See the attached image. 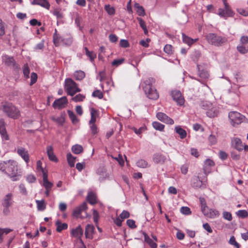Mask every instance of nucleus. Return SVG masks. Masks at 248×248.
I'll return each instance as SVG.
<instances>
[{"label":"nucleus","instance_id":"obj_1","mask_svg":"<svg viewBox=\"0 0 248 248\" xmlns=\"http://www.w3.org/2000/svg\"><path fill=\"white\" fill-rule=\"evenodd\" d=\"M5 172L13 181L20 179L21 174L18 170L17 163L14 160H9L5 163Z\"/></svg>","mask_w":248,"mask_h":248},{"label":"nucleus","instance_id":"obj_2","mask_svg":"<svg viewBox=\"0 0 248 248\" xmlns=\"http://www.w3.org/2000/svg\"><path fill=\"white\" fill-rule=\"evenodd\" d=\"M0 110L4 112L9 117L17 119L20 116V111L12 103L4 102L0 106Z\"/></svg>","mask_w":248,"mask_h":248},{"label":"nucleus","instance_id":"obj_3","mask_svg":"<svg viewBox=\"0 0 248 248\" xmlns=\"http://www.w3.org/2000/svg\"><path fill=\"white\" fill-rule=\"evenodd\" d=\"M154 82L153 78H148L144 81L143 89L147 97L151 99H156L159 95L155 89L152 87V83Z\"/></svg>","mask_w":248,"mask_h":248},{"label":"nucleus","instance_id":"obj_4","mask_svg":"<svg viewBox=\"0 0 248 248\" xmlns=\"http://www.w3.org/2000/svg\"><path fill=\"white\" fill-rule=\"evenodd\" d=\"M65 89L68 94L73 96L80 89L78 87L77 83L71 78H67L65 81Z\"/></svg>","mask_w":248,"mask_h":248},{"label":"nucleus","instance_id":"obj_5","mask_svg":"<svg viewBox=\"0 0 248 248\" xmlns=\"http://www.w3.org/2000/svg\"><path fill=\"white\" fill-rule=\"evenodd\" d=\"M208 42L216 46L222 45L227 41L226 38L220 36H217L214 33H209L206 36Z\"/></svg>","mask_w":248,"mask_h":248},{"label":"nucleus","instance_id":"obj_6","mask_svg":"<svg viewBox=\"0 0 248 248\" xmlns=\"http://www.w3.org/2000/svg\"><path fill=\"white\" fill-rule=\"evenodd\" d=\"M228 117L231 124L234 126L240 124L245 118L244 116L237 111L230 112Z\"/></svg>","mask_w":248,"mask_h":248},{"label":"nucleus","instance_id":"obj_7","mask_svg":"<svg viewBox=\"0 0 248 248\" xmlns=\"http://www.w3.org/2000/svg\"><path fill=\"white\" fill-rule=\"evenodd\" d=\"M67 103L68 101L66 97L63 96L55 100L52 104V106L54 108L60 109L65 108Z\"/></svg>","mask_w":248,"mask_h":248},{"label":"nucleus","instance_id":"obj_8","mask_svg":"<svg viewBox=\"0 0 248 248\" xmlns=\"http://www.w3.org/2000/svg\"><path fill=\"white\" fill-rule=\"evenodd\" d=\"M17 153L25 161L27 164L30 161L28 151L22 147H17Z\"/></svg>","mask_w":248,"mask_h":248},{"label":"nucleus","instance_id":"obj_9","mask_svg":"<svg viewBox=\"0 0 248 248\" xmlns=\"http://www.w3.org/2000/svg\"><path fill=\"white\" fill-rule=\"evenodd\" d=\"M157 118L161 122L167 124H172L173 120L163 112H158L156 114Z\"/></svg>","mask_w":248,"mask_h":248},{"label":"nucleus","instance_id":"obj_10","mask_svg":"<svg viewBox=\"0 0 248 248\" xmlns=\"http://www.w3.org/2000/svg\"><path fill=\"white\" fill-rule=\"evenodd\" d=\"M2 62L8 66H16V62L13 57L7 55H3L2 56Z\"/></svg>","mask_w":248,"mask_h":248},{"label":"nucleus","instance_id":"obj_11","mask_svg":"<svg viewBox=\"0 0 248 248\" xmlns=\"http://www.w3.org/2000/svg\"><path fill=\"white\" fill-rule=\"evenodd\" d=\"M171 95L174 100H175L178 105H182L184 103V99L182 96L181 93L179 91H173L171 93Z\"/></svg>","mask_w":248,"mask_h":248},{"label":"nucleus","instance_id":"obj_12","mask_svg":"<svg viewBox=\"0 0 248 248\" xmlns=\"http://www.w3.org/2000/svg\"><path fill=\"white\" fill-rule=\"evenodd\" d=\"M87 208L86 202L82 203L79 206L76 207L73 212V216L76 217H78L81 213L85 211Z\"/></svg>","mask_w":248,"mask_h":248},{"label":"nucleus","instance_id":"obj_13","mask_svg":"<svg viewBox=\"0 0 248 248\" xmlns=\"http://www.w3.org/2000/svg\"><path fill=\"white\" fill-rule=\"evenodd\" d=\"M13 194L11 193L6 194L3 198L2 201V205L3 207H10L13 204Z\"/></svg>","mask_w":248,"mask_h":248},{"label":"nucleus","instance_id":"obj_14","mask_svg":"<svg viewBox=\"0 0 248 248\" xmlns=\"http://www.w3.org/2000/svg\"><path fill=\"white\" fill-rule=\"evenodd\" d=\"M202 213L204 216L212 218H216L219 216V213L218 211L215 209H209L208 208L203 211Z\"/></svg>","mask_w":248,"mask_h":248},{"label":"nucleus","instance_id":"obj_15","mask_svg":"<svg viewBox=\"0 0 248 248\" xmlns=\"http://www.w3.org/2000/svg\"><path fill=\"white\" fill-rule=\"evenodd\" d=\"M0 134L3 140H8L9 136L6 131L4 120L0 119Z\"/></svg>","mask_w":248,"mask_h":248},{"label":"nucleus","instance_id":"obj_16","mask_svg":"<svg viewBox=\"0 0 248 248\" xmlns=\"http://www.w3.org/2000/svg\"><path fill=\"white\" fill-rule=\"evenodd\" d=\"M71 234L72 236L78 239H80L83 234V230L80 225H78L76 228L71 230Z\"/></svg>","mask_w":248,"mask_h":248},{"label":"nucleus","instance_id":"obj_17","mask_svg":"<svg viewBox=\"0 0 248 248\" xmlns=\"http://www.w3.org/2000/svg\"><path fill=\"white\" fill-rule=\"evenodd\" d=\"M232 146L238 151H242L243 149V145L240 139L237 138H234L232 140Z\"/></svg>","mask_w":248,"mask_h":248},{"label":"nucleus","instance_id":"obj_18","mask_svg":"<svg viewBox=\"0 0 248 248\" xmlns=\"http://www.w3.org/2000/svg\"><path fill=\"white\" fill-rule=\"evenodd\" d=\"M167 158L165 155L161 154H155L153 156V161L156 164H163L166 160Z\"/></svg>","mask_w":248,"mask_h":248},{"label":"nucleus","instance_id":"obj_19","mask_svg":"<svg viewBox=\"0 0 248 248\" xmlns=\"http://www.w3.org/2000/svg\"><path fill=\"white\" fill-rule=\"evenodd\" d=\"M46 152L48 158L50 160L53 162H57L58 161L57 158L54 153L52 146H47L46 148Z\"/></svg>","mask_w":248,"mask_h":248},{"label":"nucleus","instance_id":"obj_20","mask_svg":"<svg viewBox=\"0 0 248 248\" xmlns=\"http://www.w3.org/2000/svg\"><path fill=\"white\" fill-rule=\"evenodd\" d=\"M94 228L93 225L88 224L85 229V234L87 238H93V234L94 233Z\"/></svg>","mask_w":248,"mask_h":248},{"label":"nucleus","instance_id":"obj_21","mask_svg":"<svg viewBox=\"0 0 248 248\" xmlns=\"http://www.w3.org/2000/svg\"><path fill=\"white\" fill-rule=\"evenodd\" d=\"M197 68L198 69V75L200 78L203 79H206L209 78V74L208 72L203 69L202 66L198 65Z\"/></svg>","mask_w":248,"mask_h":248},{"label":"nucleus","instance_id":"obj_22","mask_svg":"<svg viewBox=\"0 0 248 248\" xmlns=\"http://www.w3.org/2000/svg\"><path fill=\"white\" fill-rule=\"evenodd\" d=\"M227 10L225 9V7L223 8L218 9V15L221 17H223L225 19H227L228 17H232L233 16V12L231 9V12L230 15L227 14Z\"/></svg>","mask_w":248,"mask_h":248},{"label":"nucleus","instance_id":"obj_23","mask_svg":"<svg viewBox=\"0 0 248 248\" xmlns=\"http://www.w3.org/2000/svg\"><path fill=\"white\" fill-rule=\"evenodd\" d=\"M218 113V110L217 108L213 107V105L211 107H210V108H209L208 109L207 111H206L207 115L210 118L217 116V115Z\"/></svg>","mask_w":248,"mask_h":248},{"label":"nucleus","instance_id":"obj_24","mask_svg":"<svg viewBox=\"0 0 248 248\" xmlns=\"http://www.w3.org/2000/svg\"><path fill=\"white\" fill-rule=\"evenodd\" d=\"M193 186L195 188H200L202 185H205L204 181L201 180L199 176H195L193 178Z\"/></svg>","mask_w":248,"mask_h":248},{"label":"nucleus","instance_id":"obj_25","mask_svg":"<svg viewBox=\"0 0 248 248\" xmlns=\"http://www.w3.org/2000/svg\"><path fill=\"white\" fill-rule=\"evenodd\" d=\"M142 233L144 237V241L149 245L151 248H156L157 244L154 242L149 237V236L145 232H142Z\"/></svg>","mask_w":248,"mask_h":248},{"label":"nucleus","instance_id":"obj_26","mask_svg":"<svg viewBox=\"0 0 248 248\" xmlns=\"http://www.w3.org/2000/svg\"><path fill=\"white\" fill-rule=\"evenodd\" d=\"M55 224L57 226L56 231L58 232H61L63 230H66L68 228V225L66 223H62L60 220L56 221Z\"/></svg>","mask_w":248,"mask_h":248},{"label":"nucleus","instance_id":"obj_27","mask_svg":"<svg viewBox=\"0 0 248 248\" xmlns=\"http://www.w3.org/2000/svg\"><path fill=\"white\" fill-rule=\"evenodd\" d=\"M175 130L177 134H178L181 139H184L186 136V132L185 130L183 129L180 126H176L175 127Z\"/></svg>","mask_w":248,"mask_h":248},{"label":"nucleus","instance_id":"obj_28","mask_svg":"<svg viewBox=\"0 0 248 248\" xmlns=\"http://www.w3.org/2000/svg\"><path fill=\"white\" fill-rule=\"evenodd\" d=\"M43 186L46 189H51L53 186V184L49 182L47 180V174L45 173L43 176Z\"/></svg>","mask_w":248,"mask_h":248},{"label":"nucleus","instance_id":"obj_29","mask_svg":"<svg viewBox=\"0 0 248 248\" xmlns=\"http://www.w3.org/2000/svg\"><path fill=\"white\" fill-rule=\"evenodd\" d=\"M32 4L41 5L47 9L50 7L49 4L46 0H33Z\"/></svg>","mask_w":248,"mask_h":248},{"label":"nucleus","instance_id":"obj_30","mask_svg":"<svg viewBox=\"0 0 248 248\" xmlns=\"http://www.w3.org/2000/svg\"><path fill=\"white\" fill-rule=\"evenodd\" d=\"M182 38L183 42L187 44L189 46H190L194 43V42H196L198 40V39L193 40V39L186 35L184 33H182Z\"/></svg>","mask_w":248,"mask_h":248},{"label":"nucleus","instance_id":"obj_31","mask_svg":"<svg viewBox=\"0 0 248 248\" xmlns=\"http://www.w3.org/2000/svg\"><path fill=\"white\" fill-rule=\"evenodd\" d=\"M74 77L76 80H81L85 78V74L83 71L78 70L74 73Z\"/></svg>","mask_w":248,"mask_h":248},{"label":"nucleus","instance_id":"obj_32","mask_svg":"<svg viewBox=\"0 0 248 248\" xmlns=\"http://www.w3.org/2000/svg\"><path fill=\"white\" fill-rule=\"evenodd\" d=\"M83 151V147L80 145L76 144L72 147V151L75 154H80Z\"/></svg>","mask_w":248,"mask_h":248},{"label":"nucleus","instance_id":"obj_33","mask_svg":"<svg viewBox=\"0 0 248 248\" xmlns=\"http://www.w3.org/2000/svg\"><path fill=\"white\" fill-rule=\"evenodd\" d=\"M76 157H74L71 153L67 154V159L69 165L71 167H73L75 166V159Z\"/></svg>","mask_w":248,"mask_h":248},{"label":"nucleus","instance_id":"obj_34","mask_svg":"<svg viewBox=\"0 0 248 248\" xmlns=\"http://www.w3.org/2000/svg\"><path fill=\"white\" fill-rule=\"evenodd\" d=\"M137 19L139 21L140 27L143 30L144 33L145 34H147L148 33V30L146 27V25L145 21L141 18H137Z\"/></svg>","mask_w":248,"mask_h":248},{"label":"nucleus","instance_id":"obj_35","mask_svg":"<svg viewBox=\"0 0 248 248\" xmlns=\"http://www.w3.org/2000/svg\"><path fill=\"white\" fill-rule=\"evenodd\" d=\"M37 209L39 211H43L46 209V205L44 200H36Z\"/></svg>","mask_w":248,"mask_h":248},{"label":"nucleus","instance_id":"obj_36","mask_svg":"<svg viewBox=\"0 0 248 248\" xmlns=\"http://www.w3.org/2000/svg\"><path fill=\"white\" fill-rule=\"evenodd\" d=\"M36 169L38 171H41L43 175L45 173L47 174V170L42 167V162L40 160L37 161L36 163Z\"/></svg>","mask_w":248,"mask_h":248},{"label":"nucleus","instance_id":"obj_37","mask_svg":"<svg viewBox=\"0 0 248 248\" xmlns=\"http://www.w3.org/2000/svg\"><path fill=\"white\" fill-rule=\"evenodd\" d=\"M135 8L137 10L138 14L140 16H143L145 15L144 10L142 6H140L139 4L136 3L135 4Z\"/></svg>","mask_w":248,"mask_h":248},{"label":"nucleus","instance_id":"obj_38","mask_svg":"<svg viewBox=\"0 0 248 248\" xmlns=\"http://www.w3.org/2000/svg\"><path fill=\"white\" fill-rule=\"evenodd\" d=\"M87 200L91 204H94L96 203V196L95 195L91 192L89 193L87 196Z\"/></svg>","mask_w":248,"mask_h":248},{"label":"nucleus","instance_id":"obj_39","mask_svg":"<svg viewBox=\"0 0 248 248\" xmlns=\"http://www.w3.org/2000/svg\"><path fill=\"white\" fill-rule=\"evenodd\" d=\"M138 167L141 168H145L148 167V164L146 161L143 159H140L137 162Z\"/></svg>","mask_w":248,"mask_h":248},{"label":"nucleus","instance_id":"obj_40","mask_svg":"<svg viewBox=\"0 0 248 248\" xmlns=\"http://www.w3.org/2000/svg\"><path fill=\"white\" fill-rule=\"evenodd\" d=\"M67 113L68 114V116L71 121H72L73 123L76 124L78 122V119L77 118V116L75 114V113L71 110H68L67 111Z\"/></svg>","mask_w":248,"mask_h":248},{"label":"nucleus","instance_id":"obj_41","mask_svg":"<svg viewBox=\"0 0 248 248\" xmlns=\"http://www.w3.org/2000/svg\"><path fill=\"white\" fill-rule=\"evenodd\" d=\"M153 127L157 130L162 131L164 128V125L157 122H154L152 124Z\"/></svg>","mask_w":248,"mask_h":248},{"label":"nucleus","instance_id":"obj_42","mask_svg":"<svg viewBox=\"0 0 248 248\" xmlns=\"http://www.w3.org/2000/svg\"><path fill=\"white\" fill-rule=\"evenodd\" d=\"M12 231L11 229L5 228H0V242H1L3 240V235L4 234H7Z\"/></svg>","mask_w":248,"mask_h":248},{"label":"nucleus","instance_id":"obj_43","mask_svg":"<svg viewBox=\"0 0 248 248\" xmlns=\"http://www.w3.org/2000/svg\"><path fill=\"white\" fill-rule=\"evenodd\" d=\"M85 50L86 55L89 57L92 61L96 58V55L93 51H90L87 47H85Z\"/></svg>","mask_w":248,"mask_h":248},{"label":"nucleus","instance_id":"obj_44","mask_svg":"<svg viewBox=\"0 0 248 248\" xmlns=\"http://www.w3.org/2000/svg\"><path fill=\"white\" fill-rule=\"evenodd\" d=\"M238 51L242 54H246L248 52V48L243 45H241L237 46Z\"/></svg>","mask_w":248,"mask_h":248},{"label":"nucleus","instance_id":"obj_45","mask_svg":"<svg viewBox=\"0 0 248 248\" xmlns=\"http://www.w3.org/2000/svg\"><path fill=\"white\" fill-rule=\"evenodd\" d=\"M212 106V104L207 101H202L201 103V106L203 109L208 110Z\"/></svg>","mask_w":248,"mask_h":248},{"label":"nucleus","instance_id":"obj_46","mask_svg":"<svg viewBox=\"0 0 248 248\" xmlns=\"http://www.w3.org/2000/svg\"><path fill=\"white\" fill-rule=\"evenodd\" d=\"M105 9L109 15H114L115 14V9L114 7L110 6V5H106Z\"/></svg>","mask_w":248,"mask_h":248},{"label":"nucleus","instance_id":"obj_47","mask_svg":"<svg viewBox=\"0 0 248 248\" xmlns=\"http://www.w3.org/2000/svg\"><path fill=\"white\" fill-rule=\"evenodd\" d=\"M23 72L24 76L26 78H29V74H30V70L29 67L27 63L25 64L23 67Z\"/></svg>","mask_w":248,"mask_h":248},{"label":"nucleus","instance_id":"obj_48","mask_svg":"<svg viewBox=\"0 0 248 248\" xmlns=\"http://www.w3.org/2000/svg\"><path fill=\"white\" fill-rule=\"evenodd\" d=\"M237 215L242 218H245L248 217V213L246 210H239L236 213Z\"/></svg>","mask_w":248,"mask_h":248},{"label":"nucleus","instance_id":"obj_49","mask_svg":"<svg viewBox=\"0 0 248 248\" xmlns=\"http://www.w3.org/2000/svg\"><path fill=\"white\" fill-rule=\"evenodd\" d=\"M61 41L67 46H70L73 42L72 38L68 37V38H62Z\"/></svg>","mask_w":248,"mask_h":248},{"label":"nucleus","instance_id":"obj_50","mask_svg":"<svg viewBox=\"0 0 248 248\" xmlns=\"http://www.w3.org/2000/svg\"><path fill=\"white\" fill-rule=\"evenodd\" d=\"M124 58H122L120 59L114 60L112 62L111 65L112 66L117 67L119 65L122 64L124 62Z\"/></svg>","mask_w":248,"mask_h":248},{"label":"nucleus","instance_id":"obj_51","mask_svg":"<svg viewBox=\"0 0 248 248\" xmlns=\"http://www.w3.org/2000/svg\"><path fill=\"white\" fill-rule=\"evenodd\" d=\"M229 243L234 246L236 248H240V245L235 241V238L233 236L231 237Z\"/></svg>","mask_w":248,"mask_h":248},{"label":"nucleus","instance_id":"obj_52","mask_svg":"<svg viewBox=\"0 0 248 248\" xmlns=\"http://www.w3.org/2000/svg\"><path fill=\"white\" fill-rule=\"evenodd\" d=\"M223 218L228 221H231L232 220V216L230 212L224 211L222 213Z\"/></svg>","mask_w":248,"mask_h":248},{"label":"nucleus","instance_id":"obj_53","mask_svg":"<svg viewBox=\"0 0 248 248\" xmlns=\"http://www.w3.org/2000/svg\"><path fill=\"white\" fill-rule=\"evenodd\" d=\"M92 95L93 97H97L99 99H102L103 97V94L102 93L98 90L94 91Z\"/></svg>","mask_w":248,"mask_h":248},{"label":"nucleus","instance_id":"obj_54","mask_svg":"<svg viewBox=\"0 0 248 248\" xmlns=\"http://www.w3.org/2000/svg\"><path fill=\"white\" fill-rule=\"evenodd\" d=\"M180 211L183 214L186 215H190L191 213L190 208L188 207H182Z\"/></svg>","mask_w":248,"mask_h":248},{"label":"nucleus","instance_id":"obj_55","mask_svg":"<svg viewBox=\"0 0 248 248\" xmlns=\"http://www.w3.org/2000/svg\"><path fill=\"white\" fill-rule=\"evenodd\" d=\"M208 140L211 145H214L217 143V139L215 135L211 134L208 137Z\"/></svg>","mask_w":248,"mask_h":248},{"label":"nucleus","instance_id":"obj_56","mask_svg":"<svg viewBox=\"0 0 248 248\" xmlns=\"http://www.w3.org/2000/svg\"><path fill=\"white\" fill-rule=\"evenodd\" d=\"M85 96L81 94H78L76 95L75 97L72 98V100L75 102H79L83 101L84 99Z\"/></svg>","mask_w":248,"mask_h":248},{"label":"nucleus","instance_id":"obj_57","mask_svg":"<svg viewBox=\"0 0 248 248\" xmlns=\"http://www.w3.org/2000/svg\"><path fill=\"white\" fill-rule=\"evenodd\" d=\"M96 173L100 175L104 176L106 173V170L104 167H100L97 170Z\"/></svg>","mask_w":248,"mask_h":248},{"label":"nucleus","instance_id":"obj_58","mask_svg":"<svg viewBox=\"0 0 248 248\" xmlns=\"http://www.w3.org/2000/svg\"><path fill=\"white\" fill-rule=\"evenodd\" d=\"M19 188L20 193L25 196L27 195V191L24 184H20Z\"/></svg>","mask_w":248,"mask_h":248},{"label":"nucleus","instance_id":"obj_59","mask_svg":"<svg viewBox=\"0 0 248 248\" xmlns=\"http://www.w3.org/2000/svg\"><path fill=\"white\" fill-rule=\"evenodd\" d=\"M93 218L95 223L97 224L99 218V215L98 212L95 210H93Z\"/></svg>","mask_w":248,"mask_h":248},{"label":"nucleus","instance_id":"obj_60","mask_svg":"<svg viewBox=\"0 0 248 248\" xmlns=\"http://www.w3.org/2000/svg\"><path fill=\"white\" fill-rule=\"evenodd\" d=\"M200 201L201 204V210L203 212V211L207 209L208 208L206 204V202L203 198H200Z\"/></svg>","mask_w":248,"mask_h":248},{"label":"nucleus","instance_id":"obj_61","mask_svg":"<svg viewBox=\"0 0 248 248\" xmlns=\"http://www.w3.org/2000/svg\"><path fill=\"white\" fill-rule=\"evenodd\" d=\"M90 129H91L92 134L93 135H94L96 134H97V133L98 132V129H97V126L96 125V124H90Z\"/></svg>","mask_w":248,"mask_h":248},{"label":"nucleus","instance_id":"obj_62","mask_svg":"<svg viewBox=\"0 0 248 248\" xmlns=\"http://www.w3.org/2000/svg\"><path fill=\"white\" fill-rule=\"evenodd\" d=\"M120 45L124 48H126L129 46V44L127 40L122 39L120 41Z\"/></svg>","mask_w":248,"mask_h":248},{"label":"nucleus","instance_id":"obj_63","mask_svg":"<svg viewBox=\"0 0 248 248\" xmlns=\"http://www.w3.org/2000/svg\"><path fill=\"white\" fill-rule=\"evenodd\" d=\"M129 213L125 210H124L122 213L120 215V217L122 219L127 218L129 217Z\"/></svg>","mask_w":248,"mask_h":248},{"label":"nucleus","instance_id":"obj_64","mask_svg":"<svg viewBox=\"0 0 248 248\" xmlns=\"http://www.w3.org/2000/svg\"><path fill=\"white\" fill-rule=\"evenodd\" d=\"M126 224L130 228L132 229L136 228L137 227L135 224V221L132 219H128L126 221Z\"/></svg>","mask_w":248,"mask_h":248}]
</instances>
